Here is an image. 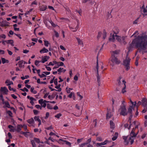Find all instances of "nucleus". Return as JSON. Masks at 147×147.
<instances>
[{
    "label": "nucleus",
    "mask_w": 147,
    "mask_h": 147,
    "mask_svg": "<svg viewBox=\"0 0 147 147\" xmlns=\"http://www.w3.org/2000/svg\"><path fill=\"white\" fill-rule=\"evenodd\" d=\"M34 119L36 121H38V122L40 120L39 119V117L38 116H35L34 117Z\"/></svg>",
    "instance_id": "49"
},
{
    "label": "nucleus",
    "mask_w": 147,
    "mask_h": 147,
    "mask_svg": "<svg viewBox=\"0 0 147 147\" xmlns=\"http://www.w3.org/2000/svg\"><path fill=\"white\" fill-rule=\"evenodd\" d=\"M20 90L23 91H26L28 92V90L26 88L24 87L23 89H21Z\"/></svg>",
    "instance_id": "55"
},
{
    "label": "nucleus",
    "mask_w": 147,
    "mask_h": 147,
    "mask_svg": "<svg viewBox=\"0 0 147 147\" xmlns=\"http://www.w3.org/2000/svg\"><path fill=\"white\" fill-rule=\"evenodd\" d=\"M27 122L29 124L32 125L34 123V121L33 119L32 118L31 119L28 120H27Z\"/></svg>",
    "instance_id": "20"
},
{
    "label": "nucleus",
    "mask_w": 147,
    "mask_h": 147,
    "mask_svg": "<svg viewBox=\"0 0 147 147\" xmlns=\"http://www.w3.org/2000/svg\"><path fill=\"white\" fill-rule=\"evenodd\" d=\"M110 127L112 129H114L115 127V125L113 122L112 120L110 121Z\"/></svg>",
    "instance_id": "28"
},
{
    "label": "nucleus",
    "mask_w": 147,
    "mask_h": 147,
    "mask_svg": "<svg viewBox=\"0 0 147 147\" xmlns=\"http://www.w3.org/2000/svg\"><path fill=\"white\" fill-rule=\"evenodd\" d=\"M30 103L32 105H33L34 104V101L35 100V99L33 97H31L30 98Z\"/></svg>",
    "instance_id": "30"
},
{
    "label": "nucleus",
    "mask_w": 147,
    "mask_h": 147,
    "mask_svg": "<svg viewBox=\"0 0 147 147\" xmlns=\"http://www.w3.org/2000/svg\"><path fill=\"white\" fill-rule=\"evenodd\" d=\"M130 60V59L128 57V55H127L125 59L123 61V65L125 66L126 70L127 71L130 69L129 63Z\"/></svg>",
    "instance_id": "5"
},
{
    "label": "nucleus",
    "mask_w": 147,
    "mask_h": 147,
    "mask_svg": "<svg viewBox=\"0 0 147 147\" xmlns=\"http://www.w3.org/2000/svg\"><path fill=\"white\" fill-rule=\"evenodd\" d=\"M1 91L2 92H3V93L5 94H7L8 92V90L5 87H1Z\"/></svg>",
    "instance_id": "13"
},
{
    "label": "nucleus",
    "mask_w": 147,
    "mask_h": 147,
    "mask_svg": "<svg viewBox=\"0 0 147 147\" xmlns=\"http://www.w3.org/2000/svg\"><path fill=\"white\" fill-rule=\"evenodd\" d=\"M96 140L99 142H101L103 141V139L101 137L99 136L96 138Z\"/></svg>",
    "instance_id": "41"
},
{
    "label": "nucleus",
    "mask_w": 147,
    "mask_h": 147,
    "mask_svg": "<svg viewBox=\"0 0 147 147\" xmlns=\"http://www.w3.org/2000/svg\"><path fill=\"white\" fill-rule=\"evenodd\" d=\"M102 39H105L107 36V33L105 31H104L103 32V34H102Z\"/></svg>",
    "instance_id": "35"
},
{
    "label": "nucleus",
    "mask_w": 147,
    "mask_h": 147,
    "mask_svg": "<svg viewBox=\"0 0 147 147\" xmlns=\"http://www.w3.org/2000/svg\"><path fill=\"white\" fill-rule=\"evenodd\" d=\"M93 123L94 125V127H96L97 125V120L96 119H95L93 121Z\"/></svg>",
    "instance_id": "57"
},
{
    "label": "nucleus",
    "mask_w": 147,
    "mask_h": 147,
    "mask_svg": "<svg viewBox=\"0 0 147 147\" xmlns=\"http://www.w3.org/2000/svg\"><path fill=\"white\" fill-rule=\"evenodd\" d=\"M121 78L119 77V79L117 80L118 84L119 85H121V86L123 88L122 92L123 93H124L126 92V90H125L126 88L125 83L126 82L124 80H122L121 81L122 82V83H121Z\"/></svg>",
    "instance_id": "4"
},
{
    "label": "nucleus",
    "mask_w": 147,
    "mask_h": 147,
    "mask_svg": "<svg viewBox=\"0 0 147 147\" xmlns=\"http://www.w3.org/2000/svg\"><path fill=\"white\" fill-rule=\"evenodd\" d=\"M61 86L60 84H59L58 85L57 84V85H56L55 88L57 89V90H56L57 91L59 92L61 91V88H60Z\"/></svg>",
    "instance_id": "25"
},
{
    "label": "nucleus",
    "mask_w": 147,
    "mask_h": 147,
    "mask_svg": "<svg viewBox=\"0 0 147 147\" xmlns=\"http://www.w3.org/2000/svg\"><path fill=\"white\" fill-rule=\"evenodd\" d=\"M44 42L45 45L46 47H48L49 45L50 44V43L48 41L46 40H44Z\"/></svg>",
    "instance_id": "39"
},
{
    "label": "nucleus",
    "mask_w": 147,
    "mask_h": 147,
    "mask_svg": "<svg viewBox=\"0 0 147 147\" xmlns=\"http://www.w3.org/2000/svg\"><path fill=\"white\" fill-rule=\"evenodd\" d=\"M3 104H4L6 107L9 108L10 107V105L9 102L7 101L4 102L3 101Z\"/></svg>",
    "instance_id": "23"
},
{
    "label": "nucleus",
    "mask_w": 147,
    "mask_h": 147,
    "mask_svg": "<svg viewBox=\"0 0 147 147\" xmlns=\"http://www.w3.org/2000/svg\"><path fill=\"white\" fill-rule=\"evenodd\" d=\"M109 141H108L107 140H106L104 142H102V145H104L107 144V143H109Z\"/></svg>",
    "instance_id": "40"
},
{
    "label": "nucleus",
    "mask_w": 147,
    "mask_h": 147,
    "mask_svg": "<svg viewBox=\"0 0 147 147\" xmlns=\"http://www.w3.org/2000/svg\"><path fill=\"white\" fill-rule=\"evenodd\" d=\"M23 62H24V61L23 60L20 61L19 62L18 64L19 65V67H22V66H23L22 64H23Z\"/></svg>",
    "instance_id": "43"
},
{
    "label": "nucleus",
    "mask_w": 147,
    "mask_h": 147,
    "mask_svg": "<svg viewBox=\"0 0 147 147\" xmlns=\"http://www.w3.org/2000/svg\"><path fill=\"white\" fill-rule=\"evenodd\" d=\"M144 109L142 110V112L143 113H145L147 110V107L146 106H144Z\"/></svg>",
    "instance_id": "45"
},
{
    "label": "nucleus",
    "mask_w": 147,
    "mask_h": 147,
    "mask_svg": "<svg viewBox=\"0 0 147 147\" xmlns=\"http://www.w3.org/2000/svg\"><path fill=\"white\" fill-rule=\"evenodd\" d=\"M113 32L114 34L116 35V34L119 33V30L118 28H115L114 29Z\"/></svg>",
    "instance_id": "34"
},
{
    "label": "nucleus",
    "mask_w": 147,
    "mask_h": 147,
    "mask_svg": "<svg viewBox=\"0 0 147 147\" xmlns=\"http://www.w3.org/2000/svg\"><path fill=\"white\" fill-rule=\"evenodd\" d=\"M141 104H142V102H141L140 101H138V102L137 104L136 105V107L137 109L138 108V106L140 105H141Z\"/></svg>",
    "instance_id": "58"
},
{
    "label": "nucleus",
    "mask_w": 147,
    "mask_h": 147,
    "mask_svg": "<svg viewBox=\"0 0 147 147\" xmlns=\"http://www.w3.org/2000/svg\"><path fill=\"white\" fill-rule=\"evenodd\" d=\"M59 141H61L65 142V143L66 144H67L69 146H70L71 145V143L69 142L66 141L65 140H64L63 139H60L59 140Z\"/></svg>",
    "instance_id": "24"
},
{
    "label": "nucleus",
    "mask_w": 147,
    "mask_h": 147,
    "mask_svg": "<svg viewBox=\"0 0 147 147\" xmlns=\"http://www.w3.org/2000/svg\"><path fill=\"white\" fill-rule=\"evenodd\" d=\"M2 63L3 64H4L5 63H8L9 61L7 60H6L5 58H1Z\"/></svg>",
    "instance_id": "29"
},
{
    "label": "nucleus",
    "mask_w": 147,
    "mask_h": 147,
    "mask_svg": "<svg viewBox=\"0 0 147 147\" xmlns=\"http://www.w3.org/2000/svg\"><path fill=\"white\" fill-rule=\"evenodd\" d=\"M119 110H120V114L121 115L125 116L127 115V111L126 109L125 106L123 105L121 106Z\"/></svg>",
    "instance_id": "6"
},
{
    "label": "nucleus",
    "mask_w": 147,
    "mask_h": 147,
    "mask_svg": "<svg viewBox=\"0 0 147 147\" xmlns=\"http://www.w3.org/2000/svg\"><path fill=\"white\" fill-rule=\"evenodd\" d=\"M130 102L131 103V104L132 105V106H132V107H133V108H134V107H135V106H136V102L135 101L134 102H133L132 100H131V99H130Z\"/></svg>",
    "instance_id": "33"
},
{
    "label": "nucleus",
    "mask_w": 147,
    "mask_h": 147,
    "mask_svg": "<svg viewBox=\"0 0 147 147\" xmlns=\"http://www.w3.org/2000/svg\"><path fill=\"white\" fill-rule=\"evenodd\" d=\"M61 115L62 114L61 113H59L55 115V117L57 118V119H59Z\"/></svg>",
    "instance_id": "48"
},
{
    "label": "nucleus",
    "mask_w": 147,
    "mask_h": 147,
    "mask_svg": "<svg viewBox=\"0 0 147 147\" xmlns=\"http://www.w3.org/2000/svg\"><path fill=\"white\" fill-rule=\"evenodd\" d=\"M7 113L10 116V117L12 116V113L11 111H7Z\"/></svg>",
    "instance_id": "53"
},
{
    "label": "nucleus",
    "mask_w": 147,
    "mask_h": 147,
    "mask_svg": "<svg viewBox=\"0 0 147 147\" xmlns=\"http://www.w3.org/2000/svg\"><path fill=\"white\" fill-rule=\"evenodd\" d=\"M102 34L101 32H98V34L97 36V38L98 39L100 38V37L102 36Z\"/></svg>",
    "instance_id": "44"
},
{
    "label": "nucleus",
    "mask_w": 147,
    "mask_h": 147,
    "mask_svg": "<svg viewBox=\"0 0 147 147\" xmlns=\"http://www.w3.org/2000/svg\"><path fill=\"white\" fill-rule=\"evenodd\" d=\"M88 144V143H85L82 144L80 146V147H84L85 145Z\"/></svg>",
    "instance_id": "64"
},
{
    "label": "nucleus",
    "mask_w": 147,
    "mask_h": 147,
    "mask_svg": "<svg viewBox=\"0 0 147 147\" xmlns=\"http://www.w3.org/2000/svg\"><path fill=\"white\" fill-rule=\"evenodd\" d=\"M142 104L143 106H146L147 105V99L145 98L143 99L142 100Z\"/></svg>",
    "instance_id": "19"
},
{
    "label": "nucleus",
    "mask_w": 147,
    "mask_h": 147,
    "mask_svg": "<svg viewBox=\"0 0 147 147\" xmlns=\"http://www.w3.org/2000/svg\"><path fill=\"white\" fill-rule=\"evenodd\" d=\"M38 101L39 103L41 105V107L44 108H45L47 106L46 103L49 102V101H47L45 100H43V99H42L39 100Z\"/></svg>",
    "instance_id": "8"
},
{
    "label": "nucleus",
    "mask_w": 147,
    "mask_h": 147,
    "mask_svg": "<svg viewBox=\"0 0 147 147\" xmlns=\"http://www.w3.org/2000/svg\"><path fill=\"white\" fill-rule=\"evenodd\" d=\"M57 63V62L56 61L54 60L52 62H50L48 65L49 66H53L55 65H56Z\"/></svg>",
    "instance_id": "27"
},
{
    "label": "nucleus",
    "mask_w": 147,
    "mask_h": 147,
    "mask_svg": "<svg viewBox=\"0 0 147 147\" xmlns=\"http://www.w3.org/2000/svg\"><path fill=\"white\" fill-rule=\"evenodd\" d=\"M8 128L10 129L9 131L10 132H13L14 131L15 129L14 128V127L13 126L11 125H9L8 126Z\"/></svg>",
    "instance_id": "26"
},
{
    "label": "nucleus",
    "mask_w": 147,
    "mask_h": 147,
    "mask_svg": "<svg viewBox=\"0 0 147 147\" xmlns=\"http://www.w3.org/2000/svg\"><path fill=\"white\" fill-rule=\"evenodd\" d=\"M47 108L49 109H53L52 106L49 104H48L47 105Z\"/></svg>",
    "instance_id": "42"
},
{
    "label": "nucleus",
    "mask_w": 147,
    "mask_h": 147,
    "mask_svg": "<svg viewBox=\"0 0 147 147\" xmlns=\"http://www.w3.org/2000/svg\"><path fill=\"white\" fill-rule=\"evenodd\" d=\"M137 122L134 121V125H135V127H134L129 134V136H124L123 137V139L124 140V142L125 145H127L129 143H130L132 144L134 142V140L135 137L137 136L138 133V131L136 132H135V130L136 129L138 128V126L140 125L139 123L138 122L137 125H136ZM133 124H130L129 126L128 127V129H129L131 127H133Z\"/></svg>",
    "instance_id": "2"
},
{
    "label": "nucleus",
    "mask_w": 147,
    "mask_h": 147,
    "mask_svg": "<svg viewBox=\"0 0 147 147\" xmlns=\"http://www.w3.org/2000/svg\"><path fill=\"white\" fill-rule=\"evenodd\" d=\"M113 107L112 110L108 111L106 115V118L107 119H109L113 116Z\"/></svg>",
    "instance_id": "10"
},
{
    "label": "nucleus",
    "mask_w": 147,
    "mask_h": 147,
    "mask_svg": "<svg viewBox=\"0 0 147 147\" xmlns=\"http://www.w3.org/2000/svg\"><path fill=\"white\" fill-rule=\"evenodd\" d=\"M54 83L55 85H57L58 84V82H57V78L54 79Z\"/></svg>",
    "instance_id": "54"
},
{
    "label": "nucleus",
    "mask_w": 147,
    "mask_h": 147,
    "mask_svg": "<svg viewBox=\"0 0 147 147\" xmlns=\"http://www.w3.org/2000/svg\"><path fill=\"white\" fill-rule=\"evenodd\" d=\"M138 31H136L131 36H134L136 38L128 47V49L129 51L134 48H137L143 54L147 52V36H138Z\"/></svg>",
    "instance_id": "1"
},
{
    "label": "nucleus",
    "mask_w": 147,
    "mask_h": 147,
    "mask_svg": "<svg viewBox=\"0 0 147 147\" xmlns=\"http://www.w3.org/2000/svg\"><path fill=\"white\" fill-rule=\"evenodd\" d=\"M96 68L97 69V78L98 83L99 84L100 83V77L99 76V75H98V59L97 60V63H96Z\"/></svg>",
    "instance_id": "11"
},
{
    "label": "nucleus",
    "mask_w": 147,
    "mask_h": 147,
    "mask_svg": "<svg viewBox=\"0 0 147 147\" xmlns=\"http://www.w3.org/2000/svg\"><path fill=\"white\" fill-rule=\"evenodd\" d=\"M5 42L7 43H10L12 45L13 44V40H9L5 41Z\"/></svg>",
    "instance_id": "38"
},
{
    "label": "nucleus",
    "mask_w": 147,
    "mask_h": 147,
    "mask_svg": "<svg viewBox=\"0 0 147 147\" xmlns=\"http://www.w3.org/2000/svg\"><path fill=\"white\" fill-rule=\"evenodd\" d=\"M110 61L111 62V64L112 66H114L115 64H119L121 62L115 56H111Z\"/></svg>",
    "instance_id": "3"
},
{
    "label": "nucleus",
    "mask_w": 147,
    "mask_h": 147,
    "mask_svg": "<svg viewBox=\"0 0 147 147\" xmlns=\"http://www.w3.org/2000/svg\"><path fill=\"white\" fill-rule=\"evenodd\" d=\"M45 68L48 71H51V68L49 67L46 66Z\"/></svg>",
    "instance_id": "61"
},
{
    "label": "nucleus",
    "mask_w": 147,
    "mask_h": 147,
    "mask_svg": "<svg viewBox=\"0 0 147 147\" xmlns=\"http://www.w3.org/2000/svg\"><path fill=\"white\" fill-rule=\"evenodd\" d=\"M22 127V125H18L17 127V129L16 131L18 132H19L21 130V128Z\"/></svg>",
    "instance_id": "21"
},
{
    "label": "nucleus",
    "mask_w": 147,
    "mask_h": 147,
    "mask_svg": "<svg viewBox=\"0 0 147 147\" xmlns=\"http://www.w3.org/2000/svg\"><path fill=\"white\" fill-rule=\"evenodd\" d=\"M121 36H118L117 35H114L113 34L111 38H109V40L110 41L114 42L115 41V39H116L119 42L121 41Z\"/></svg>",
    "instance_id": "7"
},
{
    "label": "nucleus",
    "mask_w": 147,
    "mask_h": 147,
    "mask_svg": "<svg viewBox=\"0 0 147 147\" xmlns=\"http://www.w3.org/2000/svg\"><path fill=\"white\" fill-rule=\"evenodd\" d=\"M50 23L51 24L52 26L54 27H55L57 26L52 21L50 22Z\"/></svg>",
    "instance_id": "63"
},
{
    "label": "nucleus",
    "mask_w": 147,
    "mask_h": 147,
    "mask_svg": "<svg viewBox=\"0 0 147 147\" xmlns=\"http://www.w3.org/2000/svg\"><path fill=\"white\" fill-rule=\"evenodd\" d=\"M31 143L32 144V146L33 147H35L36 146V145L35 143L34 142V141L33 140H31Z\"/></svg>",
    "instance_id": "46"
},
{
    "label": "nucleus",
    "mask_w": 147,
    "mask_h": 147,
    "mask_svg": "<svg viewBox=\"0 0 147 147\" xmlns=\"http://www.w3.org/2000/svg\"><path fill=\"white\" fill-rule=\"evenodd\" d=\"M35 107L37 109H40V110L42 109V107L40 105H36Z\"/></svg>",
    "instance_id": "51"
},
{
    "label": "nucleus",
    "mask_w": 147,
    "mask_h": 147,
    "mask_svg": "<svg viewBox=\"0 0 147 147\" xmlns=\"http://www.w3.org/2000/svg\"><path fill=\"white\" fill-rule=\"evenodd\" d=\"M34 140L38 143H39L40 142V140L38 138H34Z\"/></svg>",
    "instance_id": "47"
},
{
    "label": "nucleus",
    "mask_w": 147,
    "mask_h": 147,
    "mask_svg": "<svg viewBox=\"0 0 147 147\" xmlns=\"http://www.w3.org/2000/svg\"><path fill=\"white\" fill-rule=\"evenodd\" d=\"M147 134L146 133H144L141 136V138L142 139L144 138L146 136Z\"/></svg>",
    "instance_id": "60"
},
{
    "label": "nucleus",
    "mask_w": 147,
    "mask_h": 147,
    "mask_svg": "<svg viewBox=\"0 0 147 147\" xmlns=\"http://www.w3.org/2000/svg\"><path fill=\"white\" fill-rule=\"evenodd\" d=\"M119 50H115L111 52V56H115V55H117L119 53Z\"/></svg>",
    "instance_id": "22"
},
{
    "label": "nucleus",
    "mask_w": 147,
    "mask_h": 147,
    "mask_svg": "<svg viewBox=\"0 0 147 147\" xmlns=\"http://www.w3.org/2000/svg\"><path fill=\"white\" fill-rule=\"evenodd\" d=\"M30 91L34 94H36L37 93V91L34 90V88L33 87H32L31 88Z\"/></svg>",
    "instance_id": "32"
},
{
    "label": "nucleus",
    "mask_w": 147,
    "mask_h": 147,
    "mask_svg": "<svg viewBox=\"0 0 147 147\" xmlns=\"http://www.w3.org/2000/svg\"><path fill=\"white\" fill-rule=\"evenodd\" d=\"M57 71L58 72V74H60L61 72L64 73L66 71V70L63 68L60 67L57 69Z\"/></svg>",
    "instance_id": "16"
},
{
    "label": "nucleus",
    "mask_w": 147,
    "mask_h": 147,
    "mask_svg": "<svg viewBox=\"0 0 147 147\" xmlns=\"http://www.w3.org/2000/svg\"><path fill=\"white\" fill-rule=\"evenodd\" d=\"M141 13L144 17L147 16V8H145L144 5H143L141 8Z\"/></svg>",
    "instance_id": "9"
},
{
    "label": "nucleus",
    "mask_w": 147,
    "mask_h": 147,
    "mask_svg": "<svg viewBox=\"0 0 147 147\" xmlns=\"http://www.w3.org/2000/svg\"><path fill=\"white\" fill-rule=\"evenodd\" d=\"M40 61L38 60H36L35 61V65L37 66H39L40 65L39 63H40Z\"/></svg>",
    "instance_id": "37"
},
{
    "label": "nucleus",
    "mask_w": 147,
    "mask_h": 147,
    "mask_svg": "<svg viewBox=\"0 0 147 147\" xmlns=\"http://www.w3.org/2000/svg\"><path fill=\"white\" fill-rule=\"evenodd\" d=\"M74 94V92H71L70 94H69L68 96V97L69 98H71L72 97V96H73V94Z\"/></svg>",
    "instance_id": "56"
},
{
    "label": "nucleus",
    "mask_w": 147,
    "mask_h": 147,
    "mask_svg": "<svg viewBox=\"0 0 147 147\" xmlns=\"http://www.w3.org/2000/svg\"><path fill=\"white\" fill-rule=\"evenodd\" d=\"M77 95L80 97V100H81L83 98V96L80 94V92H78L77 93Z\"/></svg>",
    "instance_id": "59"
},
{
    "label": "nucleus",
    "mask_w": 147,
    "mask_h": 147,
    "mask_svg": "<svg viewBox=\"0 0 147 147\" xmlns=\"http://www.w3.org/2000/svg\"><path fill=\"white\" fill-rule=\"evenodd\" d=\"M49 52V50L45 47L43 48L40 51V52L41 54L47 53Z\"/></svg>",
    "instance_id": "14"
},
{
    "label": "nucleus",
    "mask_w": 147,
    "mask_h": 147,
    "mask_svg": "<svg viewBox=\"0 0 147 147\" xmlns=\"http://www.w3.org/2000/svg\"><path fill=\"white\" fill-rule=\"evenodd\" d=\"M8 88L9 90L11 91L13 90V91L15 92L16 90V89H14L13 88H11V86H8Z\"/></svg>",
    "instance_id": "62"
},
{
    "label": "nucleus",
    "mask_w": 147,
    "mask_h": 147,
    "mask_svg": "<svg viewBox=\"0 0 147 147\" xmlns=\"http://www.w3.org/2000/svg\"><path fill=\"white\" fill-rule=\"evenodd\" d=\"M133 109L132 106H129V107L128 109V111L127 112V113H129L130 114V117H132V111Z\"/></svg>",
    "instance_id": "17"
},
{
    "label": "nucleus",
    "mask_w": 147,
    "mask_h": 147,
    "mask_svg": "<svg viewBox=\"0 0 147 147\" xmlns=\"http://www.w3.org/2000/svg\"><path fill=\"white\" fill-rule=\"evenodd\" d=\"M56 65H57L59 67L63 66L64 65V63L62 62H57Z\"/></svg>",
    "instance_id": "36"
},
{
    "label": "nucleus",
    "mask_w": 147,
    "mask_h": 147,
    "mask_svg": "<svg viewBox=\"0 0 147 147\" xmlns=\"http://www.w3.org/2000/svg\"><path fill=\"white\" fill-rule=\"evenodd\" d=\"M140 17H139L137 18L136 19V20L135 21H134V22H133V24H137L138 22V20H139V19L140 18Z\"/></svg>",
    "instance_id": "52"
},
{
    "label": "nucleus",
    "mask_w": 147,
    "mask_h": 147,
    "mask_svg": "<svg viewBox=\"0 0 147 147\" xmlns=\"http://www.w3.org/2000/svg\"><path fill=\"white\" fill-rule=\"evenodd\" d=\"M5 83L7 84V85H10L13 84V83L12 81H10L8 80H7L5 81Z\"/></svg>",
    "instance_id": "31"
},
{
    "label": "nucleus",
    "mask_w": 147,
    "mask_h": 147,
    "mask_svg": "<svg viewBox=\"0 0 147 147\" xmlns=\"http://www.w3.org/2000/svg\"><path fill=\"white\" fill-rule=\"evenodd\" d=\"M49 56H42L41 57V60L40 61V62L44 63L47 61L49 59Z\"/></svg>",
    "instance_id": "12"
},
{
    "label": "nucleus",
    "mask_w": 147,
    "mask_h": 147,
    "mask_svg": "<svg viewBox=\"0 0 147 147\" xmlns=\"http://www.w3.org/2000/svg\"><path fill=\"white\" fill-rule=\"evenodd\" d=\"M78 24L77 25L76 27L75 28H74L70 26H69V28L73 32H76L77 31V30L78 29Z\"/></svg>",
    "instance_id": "18"
},
{
    "label": "nucleus",
    "mask_w": 147,
    "mask_h": 147,
    "mask_svg": "<svg viewBox=\"0 0 147 147\" xmlns=\"http://www.w3.org/2000/svg\"><path fill=\"white\" fill-rule=\"evenodd\" d=\"M126 36H122L121 37V41L120 42L121 43H123L124 44H126V42L125 41V39Z\"/></svg>",
    "instance_id": "15"
},
{
    "label": "nucleus",
    "mask_w": 147,
    "mask_h": 147,
    "mask_svg": "<svg viewBox=\"0 0 147 147\" xmlns=\"http://www.w3.org/2000/svg\"><path fill=\"white\" fill-rule=\"evenodd\" d=\"M6 36L4 34H2L0 35V39L3 38L5 39L6 38Z\"/></svg>",
    "instance_id": "50"
}]
</instances>
